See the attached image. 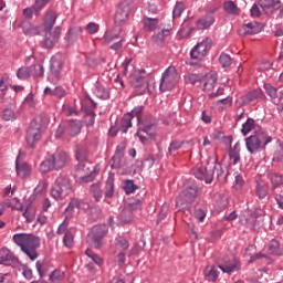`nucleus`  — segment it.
Listing matches in <instances>:
<instances>
[{
    "instance_id": "obj_1",
    "label": "nucleus",
    "mask_w": 283,
    "mask_h": 283,
    "mask_svg": "<svg viewBox=\"0 0 283 283\" xmlns=\"http://www.w3.org/2000/svg\"><path fill=\"white\" fill-rule=\"evenodd\" d=\"M13 242L20 247L22 253L34 262L39 259V250L41 248V238L32 233H17L13 235Z\"/></svg>"
},
{
    "instance_id": "obj_2",
    "label": "nucleus",
    "mask_w": 283,
    "mask_h": 283,
    "mask_svg": "<svg viewBox=\"0 0 283 283\" xmlns=\"http://www.w3.org/2000/svg\"><path fill=\"white\" fill-rule=\"evenodd\" d=\"M54 23H56V13L48 11L44 17V39L42 41V45L46 50H52L61 36V29L60 27L54 28Z\"/></svg>"
},
{
    "instance_id": "obj_3",
    "label": "nucleus",
    "mask_w": 283,
    "mask_h": 283,
    "mask_svg": "<svg viewBox=\"0 0 283 283\" xmlns=\"http://www.w3.org/2000/svg\"><path fill=\"white\" fill-rule=\"evenodd\" d=\"M273 142V137L264 128H259L245 138V147L249 154H260L266 149V145Z\"/></svg>"
},
{
    "instance_id": "obj_4",
    "label": "nucleus",
    "mask_w": 283,
    "mask_h": 283,
    "mask_svg": "<svg viewBox=\"0 0 283 283\" xmlns=\"http://www.w3.org/2000/svg\"><path fill=\"white\" fill-rule=\"evenodd\" d=\"M130 85L135 90H139L140 94L148 92L151 94L156 90V80L154 75L148 74L145 70L135 71L129 76Z\"/></svg>"
},
{
    "instance_id": "obj_5",
    "label": "nucleus",
    "mask_w": 283,
    "mask_h": 283,
    "mask_svg": "<svg viewBox=\"0 0 283 283\" xmlns=\"http://www.w3.org/2000/svg\"><path fill=\"white\" fill-rule=\"evenodd\" d=\"M67 163H70V154L63 150H57L40 164V171L41 174H48L49 171H59L66 167Z\"/></svg>"
},
{
    "instance_id": "obj_6",
    "label": "nucleus",
    "mask_w": 283,
    "mask_h": 283,
    "mask_svg": "<svg viewBox=\"0 0 283 283\" xmlns=\"http://www.w3.org/2000/svg\"><path fill=\"white\" fill-rule=\"evenodd\" d=\"M72 191V181L66 177H57L51 188V196L54 200H63V198H67Z\"/></svg>"
},
{
    "instance_id": "obj_7",
    "label": "nucleus",
    "mask_w": 283,
    "mask_h": 283,
    "mask_svg": "<svg viewBox=\"0 0 283 283\" xmlns=\"http://www.w3.org/2000/svg\"><path fill=\"white\" fill-rule=\"evenodd\" d=\"M196 198H198V185L195 182H188L185 185L184 190L178 196L176 205L179 209H187V207H189V205H191Z\"/></svg>"
},
{
    "instance_id": "obj_8",
    "label": "nucleus",
    "mask_w": 283,
    "mask_h": 283,
    "mask_svg": "<svg viewBox=\"0 0 283 283\" xmlns=\"http://www.w3.org/2000/svg\"><path fill=\"white\" fill-rule=\"evenodd\" d=\"M178 71L175 66H168L167 70L163 73L159 90L160 92H171L179 81Z\"/></svg>"
},
{
    "instance_id": "obj_9",
    "label": "nucleus",
    "mask_w": 283,
    "mask_h": 283,
    "mask_svg": "<svg viewBox=\"0 0 283 283\" xmlns=\"http://www.w3.org/2000/svg\"><path fill=\"white\" fill-rule=\"evenodd\" d=\"M218 269H220V271L223 273H233V271H238L240 268L238 266V263H230L218 266L208 265L203 271L205 280H207V282H216V280H218V275H220V271H218Z\"/></svg>"
},
{
    "instance_id": "obj_10",
    "label": "nucleus",
    "mask_w": 283,
    "mask_h": 283,
    "mask_svg": "<svg viewBox=\"0 0 283 283\" xmlns=\"http://www.w3.org/2000/svg\"><path fill=\"white\" fill-rule=\"evenodd\" d=\"M260 7L265 14H273L275 10H280V14L276 18V21H282L283 7L280 0H261ZM275 36H283V25L275 32Z\"/></svg>"
},
{
    "instance_id": "obj_11",
    "label": "nucleus",
    "mask_w": 283,
    "mask_h": 283,
    "mask_svg": "<svg viewBox=\"0 0 283 283\" xmlns=\"http://www.w3.org/2000/svg\"><path fill=\"white\" fill-rule=\"evenodd\" d=\"M107 224L94 226L87 235V242L94 249H101L103 247V238L107 235Z\"/></svg>"
},
{
    "instance_id": "obj_12",
    "label": "nucleus",
    "mask_w": 283,
    "mask_h": 283,
    "mask_svg": "<svg viewBox=\"0 0 283 283\" xmlns=\"http://www.w3.org/2000/svg\"><path fill=\"white\" fill-rule=\"evenodd\" d=\"M212 45L213 40H211V38H206L203 41L197 43V45L190 51L191 59L195 61H202V59L209 54Z\"/></svg>"
},
{
    "instance_id": "obj_13",
    "label": "nucleus",
    "mask_w": 283,
    "mask_h": 283,
    "mask_svg": "<svg viewBox=\"0 0 283 283\" xmlns=\"http://www.w3.org/2000/svg\"><path fill=\"white\" fill-rule=\"evenodd\" d=\"M224 174L222 170V165L218 163V157H209L208 159V175L206 177L207 185H211L213 182V176H217V179L220 180V177Z\"/></svg>"
},
{
    "instance_id": "obj_14",
    "label": "nucleus",
    "mask_w": 283,
    "mask_h": 283,
    "mask_svg": "<svg viewBox=\"0 0 283 283\" xmlns=\"http://www.w3.org/2000/svg\"><path fill=\"white\" fill-rule=\"evenodd\" d=\"M41 124L36 123V119L32 120L30 124L29 129L27 130V145L32 148L39 140H41Z\"/></svg>"
},
{
    "instance_id": "obj_15",
    "label": "nucleus",
    "mask_w": 283,
    "mask_h": 283,
    "mask_svg": "<svg viewBox=\"0 0 283 283\" xmlns=\"http://www.w3.org/2000/svg\"><path fill=\"white\" fill-rule=\"evenodd\" d=\"M132 8H133L132 0H124L119 4L115 13V23H117V25H120L125 23V21H127V19L129 18V12H132Z\"/></svg>"
},
{
    "instance_id": "obj_16",
    "label": "nucleus",
    "mask_w": 283,
    "mask_h": 283,
    "mask_svg": "<svg viewBox=\"0 0 283 283\" xmlns=\"http://www.w3.org/2000/svg\"><path fill=\"white\" fill-rule=\"evenodd\" d=\"M61 70H63V56L59 57L53 56L50 62V81H59L61 78Z\"/></svg>"
},
{
    "instance_id": "obj_17",
    "label": "nucleus",
    "mask_w": 283,
    "mask_h": 283,
    "mask_svg": "<svg viewBox=\"0 0 283 283\" xmlns=\"http://www.w3.org/2000/svg\"><path fill=\"white\" fill-rule=\"evenodd\" d=\"M20 260L14 255V252H11L8 248H2L0 250V264H6L7 266H15L19 264Z\"/></svg>"
},
{
    "instance_id": "obj_18",
    "label": "nucleus",
    "mask_w": 283,
    "mask_h": 283,
    "mask_svg": "<svg viewBox=\"0 0 283 283\" xmlns=\"http://www.w3.org/2000/svg\"><path fill=\"white\" fill-rule=\"evenodd\" d=\"M263 98L261 90H254L249 92L248 94L241 96L237 101V107H244L245 105H250V103H255V101H261Z\"/></svg>"
},
{
    "instance_id": "obj_19",
    "label": "nucleus",
    "mask_w": 283,
    "mask_h": 283,
    "mask_svg": "<svg viewBox=\"0 0 283 283\" xmlns=\"http://www.w3.org/2000/svg\"><path fill=\"white\" fill-rule=\"evenodd\" d=\"M213 23H216V18L213 17V14L208 13L199 18L196 22V25L198 30H209V28L213 25Z\"/></svg>"
},
{
    "instance_id": "obj_20",
    "label": "nucleus",
    "mask_w": 283,
    "mask_h": 283,
    "mask_svg": "<svg viewBox=\"0 0 283 283\" xmlns=\"http://www.w3.org/2000/svg\"><path fill=\"white\" fill-rule=\"evenodd\" d=\"M259 129H263L255 123V119L249 117L245 123L242 124L241 134L243 136H249L251 132H258Z\"/></svg>"
},
{
    "instance_id": "obj_21",
    "label": "nucleus",
    "mask_w": 283,
    "mask_h": 283,
    "mask_svg": "<svg viewBox=\"0 0 283 283\" xmlns=\"http://www.w3.org/2000/svg\"><path fill=\"white\" fill-rule=\"evenodd\" d=\"M20 28H22L24 34H27L28 36H36L41 32V29L39 27H35L28 20H23L20 23Z\"/></svg>"
},
{
    "instance_id": "obj_22",
    "label": "nucleus",
    "mask_w": 283,
    "mask_h": 283,
    "mask_svg": "<svg viewBox=\"0 0 283 283\" xmlns=\"http://www.w3.org/2000/svg\"><path fill=\"white\" fill-rule=\"evenodd\" d=\"M21 158V153L18 155L15 160V169L17 174L20 178H28L30 176V166L25 163H19V159Z\"/></svg>"
},
{
    "instance_id": "obj_23",
    "label": "nucleus",
    "mask_w": 283,
    "mask_h": 283,
    "mask_svg": "<svg viewBox=\"0 0 283 283\" xmlns=\"http://www.w3.org/2000/svg\"><path fill=\"white\" fill-rule=\"evenodd\" d=\"M202 81H203V91L211 92L213 87H216V83H218V77L213 74H207Z\"/></svg>"
},
{
    "instance_id": "obj_24",
    "label": "nucleus",
    "mask_w": 283,
    "mask_h": 283,
    "mask_svg": "<svg viewBox=\"0 0 283 283\" xmlns=\"http://www.w3.org/2000/svg\"><path fill=\"white\" fill-rule=\"evenodd\" d=\"M270 182L272 184V191H280L277 188L280 185H283V176L277 172H270L268 175Z\"/></svg>"
},
{
    "instance_id": "obj_25",
    "label": "nucleus",
    "mask_w": 283,
    "mask_h": 283,
    "mask_svg": "<svg viewBox=\"0 0 283 283\" xmlns=\"http://www.w3.org/2000/svg\"><path fill=\"white\" fill-rule=\"evenodd\" d=\"M81 122L78 120H71L66 125V132L71 136H78L81 134Z\"/></svg>"
},
{
    "instance_id": "obj_26",
    "label": "nucleus",
    "mask_w": 283,
    "mask_h": 283,
    "mask_svg": "<svg viewBox=\"0 0 283 283\" xmlns=\"http://www.w3.org/2000/svg\"><path fill=\"white\" fill-rule=\"evenodd\" d=\"M14 269L20 271V273H22V275H23V277H25V280H32V277H34L32 269H30V266H28V264H23L21 261H19V264L15 265Z\"/></svg>"
},
{
    "instance_id": "obj_27",
    "label": "nucleus",
    "mask_w": 283,
    "mask_h": 283,
    "mask_svg": "<svg viewBox=\"0 0 283 283\" xmlns=\"http://www.w3.org/2000/svg\"><path fill=\"white\" fill-rule=\"evenodd\" d=\"M134 220V214L127 208H124L122 212L118 214V222L120 224H129Z\"/></svg>"
},
{
    "instance_id": "obj_28",
    "label": "nucleus",
    "mask_w": 283,
    "mask_h": 283,
    "mask_svg": "<svg viewBox=\"0 0 283 283\" xmlns=\"http://www.w3.org/2000/svg\"><path fill=\"white\" fill-rule=\"evenodd\" d=\"M208 168H209V161H207V165H206L205 168L197 167L193 170L195 177L198 180H205L206 185H207V176H209V169Z\"/></svg>"
},
{
    "instance_id": "obj_29",
    "label": "nucleus",
    "mask_w": 283,
    "mask_h": 283,
    "mask_svg": "<svg viewBox=\"0 0 283 283\" xmlns=\"http://www.w3.org/2000/svg\"><path fill=\"white\" fill-rule=\"evenodd\" d=\"M229 158L232 165H238V163H240V143H237L233 148L229 150Z\"/></svg>"
},
{
    "instance_id": "obj_30",
    "label": "nucleus",
    "mask_w": 283,
    "mask_h": 283,
    "mask_svg": "<svg viewBox=\"0 0 283 283\" xmlns=\"http://www.w3.org/2000/svg\"><path fill=\"white\" fill-rule=\"evenodd\" d=\"M90 154L87 153V148L84 146H77L75 150V158L77 163H87Z\"/></svg>"
},
{
    "instance_id": "obj_31",
    "label": "nucleus",
    "mask_w": 283,
    "mask_h": 283,
    "mask_svg": "<svg viewBox=\"0 0 283 283\" xmlns=\"http://www.w3.org/2000/svg\"><path fill=\"white\" fill-rule=\"evenodd\" d=\"M243 34H258L260 32V24L254 22H249L243 25Z\"/></svg>"
},
{
    "instance_id": "obj_32",
    "label": "nucleus",
    "mask_w": 283,
    "mask_h": 283,
    "mask_svg": "<svg viewBox=\"0 0 283 283\" xmlns=\"http://www.w3.org/2000/svg\"><path fill=\"white\" fill-rule=\"evenodd\" d=\"M92 164L87 161H80L78 165L75 166L76 176L82 177L85 174H90V169Z\"/></svg>"
},
{
    "instance_id": "obj_33",
    "label": "nucleus",
    "mask_w": 283,
    "mask_h": 283,
    "mask_svg": "<svg viewBox=\"0 0 283 283\" xmlns=\"http://www.w3.org/2000/svg\"><path fill=\"white\" fill-rule=\"evenodd\" d=\"M35 269L40 277H43L44 275H46L48 271H50V263H48V261H38L35 263Z\"/></svg>"
},
{
    "instance_id": "obj_34",
    "label": "nucleus",
    "mask_w": 283,
    "mask_h": 283,
    "mask_svg": "<svg viewBox=\"0 0 283 283\" xmlns=\"http://www.w3.org/2000/svg\"><path fill=\"white\" fill-rule=\"evenodd\" d=\"M32 76V69L31 66H22L17 72V77L20 81H25L27 78H30Z\"/></svg>"
},
{
    "instance_id": "obj_35",
    "label": "nucleus",
    "mask_w": 283,
    "mask_h": 283,
    "mask_svg": "<svg viewBox=\"0 0 283 283\" xmlns=\"http://www.w3.org/2000/svg\"><path fill=\"white\" fill-rule=\"evenodd\" d=\"M223 9L228 14H240V9L235 2L229 0L223 3Z\"/></svg>"
},
{
    "instance_id": "obj_36",
    "label": "nucleus",
    "mask_w": 283,
    "mask_h": 283,
    "mask_svg": "<svg viewBox=\"0 0 283 283\" xmlns=\"http://www.w3.org/2000/svg\"><path fill=\"white\" fill-rule=\"evenodd\" d=\"M244 224L251 231H255L258 229V227H260V224L258 222V218H255V216H253V214H250L248 218H245Z\"/></svg>"
},
{
    "instance_id": "obj_37",
    "label": "nucleus",
    "mask_w": 283,
    "mask_h": 283,
    "mask_svg": "<svg viewBox=\"0 0 283 283\" xmlns=\"http://www.w3.org/2000/svg\"><path fill=\"white\" fill-rule=\"evenodd\" d=\"M256 196L260 200H264V198L269 196V186L266 184H258Z\"/></svg>"
},
{
    "instance_id": "obj_38",
    "label": "nucleus",
    "mask_w": 283,
    "mask_h": 283,
    "mask_svg": "<svg viewBox=\"0 0 283 283\" xmlns=\"http://www.w3.org/2000/svg\"><path fill=\"white\" fill-rule=\"evenodd\" d=\"M94 93L95 96H97V98H102V101L109 98V91L101 85L95 87Z\"/></svg>"
},
{
    "instance_id": "obj_39",
    "label": "nucleus",
    "mask_w": 283,
    "mask_h": 283,
    "mask_svg": "<svg viewBox=\"0 0 283 283\" xmlns=\"http://www.w3.org/2000/svg\"><path fill=\"white\" fill-rule=\"evenodd\" d=\"M169 34H170L169 29H163L160 32H158L157 34L153 35V41L155 43L160 44V43H163V41H165L166 36H169Z\"/></svg>"
},
{
    "instance_id": "obj_40",
    "label": "nucleus",
    "mask_w": 283,
    "mask_h": 283,
    "mask_svg": "<svg viewBox=\"0 0 283 283\" xmlns=\"http://www.w3.org/2000/svg\"><path fill=\"white\" fill-rule=\"evenodd\" d=\"M283 160V143L276 144L275 151L273 155L274 163H282Z\"/></svg>"
},
{
    "instance_id": "obj_41",
    "label": "nucleus",
    "mask_w": 283,
    "mask_h": 283,
    "mask_svg": "<svg viewBox=\"0 0 283 283\" xmlns=\"http://www.w3.org/2000/svg\"><path fill=\"white\" fill-rule=\"evenodd\" d=\"M132 115L125 114L123 119H122V126H120V132H123V134H127V129H129V127H132Z\"/></svg>"
},
{
    "instance_id": "obj_42",
    "label": "nucleus",
    "mask_w": 283,
    "mask_h": 283,
    "mask_svg": "<svg viewBox=\"0 0 283 283\" xmlns=\"http://www.w3.org/2000/svg\"><path fill=\"white\" fill-rule=\"evenodd\" d=\"M269 253L271 255H281L282 250H280V242L277 240H272L269 244Z\"/></svg>"
},
{
    "instance_id": "obj_43",
    "label": "nucleus",
    "mask_w": 283,
    "mask_h": 283,
    "mask_svg": "<svg viewBox=\"0 0 283 283\" xmlns=\"http://www.w3.org/2000/svg\"><path fill=\"white\" fill-rule=\"evenodd\" d=\"M92 196L95 198L96 202L103 198V190L98 184H93L90 189Z\"/></svg>"
},
{
    "instance_id": "obj_44",
    "label": "nucleus",
    "mask_w": 283,
    "mask_h": 283,
    "mask_svg": "<svg viewBox=\"0 0 283 283\" xmlns=\"http://www.w3.org/2000/svg\"><path fill=\"white\" fill-rule=\"evenodd\" d=\"M31 67V75L35 78L43 76L45 70L43 69V64H34Z\"/></svg>"
},
{
    "instance_id": "obj_45",
    "label": "nucleus",
    "mask_w": 283,
    "mask_h": 283,
    "mask_svg": "<svg viewBox=\"0 0 283 283\" xmlns=\"http://www.w3.org/2000/svg\"><path fill=\"white\" fill-rule=\"evenodd\" d=\"M23 218H25L27 222H32L34 220V216H36V211L34 210V207L29 206L22 213Z\"/></svg>"
},
{
    "instance_id": "obj_46",
    "label": "nucleus",
    "mask_w": 283,
    "mask_h": 283,
    "mask_svg": "<svg viewBox=\"0 0 283 283\" xmlns=\"http://www.w3.org/2000/svg\"><path fill=\"white\" fill-rule=\"evenodd\" d=\"M78 207H81V202L78 201V199L74 198L70 201L67 208L65 209V213L72 216V213H74V210L78 209Z\"/></svg>"
},
{
    "instance_id": "obj_47",
    "label": "nucleus",
    "mask_w": 283,
    "mask_h": 283,
    "mask_svg": "<svg viewBox=\"0 0 283 283\" xmlns=\"http://www.w3.org/2000/svg\"><path fill=\"white\" fill-rule=\"evenodd\" d=\"M258 260H263L264 262H266V264H271L272 262L271 258H269L266 254L256 253L250 258L249 263L253 264V262H258Z\"/></svg>"
},
{
    "instance_id": "obj_48",
    "label": "nucleus",
    "mask_w": 283,
    "mask_h": 283,
    "mask_svg": "<svg viewBox=\"0 0 283 283\" xmlns=\"http://www.w3.org/2000/svg\"><path fill=\"white\" fill-rule=\"evenodd\" d=\"M185 12V3L177 2L174 10H172V19H178Z\"/></svg>"
},
{
    "instance_id": "obj_49",
    "label": "nucleus",
    "mask_w": 283,
    "mask_h": 283,
    "mask_svg": "<svg viewBox=\"0 0 283 283\" xmlns=\"http://www.w3.org/2000/svg\"><path fill=\"white\" fill-rule=\"evenodd\" d=\"M202 81V76L198 74H188L185 76V83L190 85H196V83H200Z\"/></svg>"
},
{
    "instance_id": "obj_50",
    "label": "nucleus",
    "mask_w": 283,
    "mask_h": 283,
    "mask_svg": "<svg viewBox=\"0 0 283 283\" xmlns=\"http://www.w3.org/2000/svg\"><path fill=\"white\" fill-rule=\"evenodd\" d=\"M63 244L67 249H72V247H74V234L72 232H65L63 238Z\"/></svg>"
},
{
    "instance_id": "obj_51",
    "label": "nucleus",
    "mask_w": 283,
    "mask_h": 283,
    "mask_svg": "<svg viewBox=\"0 0 283 283\" xmlns=\"http://www.w3.org/2000/svg\"><path fill=\"white\" fill-rule=\"evenodd\" d=\"M2 118L3 120H17V113L12 108H4Z\"/></svg>"
},
{
    "instance_id": "obj_52",
    "label": "nucleus",
    "mask_w": 283,
    "mask_h": 283,
    "mask_svg": "<svg viewBox=\"0 0 283 283\" xmlns=\"http://www.w3.org/2000/svg\"><path fill=\"white\" fill-rule=\"evenodd\" d=\"M132 118H137L138 125H140V118H143V106H136L130 113H127Z\"/></svg>"
},
{
    "instance_id": "obj_53",
    "label": "nucleus",
    "mask_w": 283,
    "mask_h": 283,
    "mask_svg": "<svg viewBox=\"0 0 283 283\" xmlns=\"http://www.w3.org/2000/svg\"><path fill=\"white\" fill-rule=\"evenodd\" d=\"M85 255H87V258H91V260L97 264V266H101V264H103V259H101V256H98L96 253H94L92 250L87 249L85 251Z\"/></svg>"
},
{
    "instance_id": "obj_54",
    "label": "nucleus",
    "mask_w": 283,
    "mask_h": 283,
    "mask_svg": "<svg viewBox=\"0 0 283 283\" xmlns=\"http://www.w3.org/2000/svg\"><path fill=\"white\" fill-rule=\"evenodd\" d=\"M106 198H112L114 196V178L109 177L106 181Z\"/></svg>"
},
{
    "instance_id": "obj_55",
    "label": "nucleus",
    "mask_w": 283,
    "mask_h": 283,
    "mask_svg": "<svg viewBox=\"0 0 283 283\" xmlns=\"http://www.w3.org/2000/svg\"><path fill=\"white\" fill-rule=\"evenodd\" d=\"M116 247L118 249H122V251H127V249H129V242L127 241V239L118 237L116 239Z\"/></svg>"
},
{
    "instance_id": "obj_56",
    "label": "nucleus",
    "mask_w": 283,
    "mask_h": 283,
    "mask_svg": "<svg viewBox=\"0 0 283 283\" xmlns=\"http://www.w3.org/2000/svg\"><path fill=\"white\" fill-rule=\"evenodd\" d=\"M273 198L279 206V209H283V190H274Z\"/></svg>"
},
{
    "instance_id": "obj_57",
    "label": "nucleus",
    "mask_w": 283,
    "mask_h": 283,
    "mask_svg": "<svg viewBox=\"0 0 283 283\" xmlns=\"http://www.w3.org/2000/svg\"><path fill=\"white\" fill-rule=\"evenodd\" d=\"M65 277V274L61 270H55L50 274L51 282H61Z\"/></svg>"
},
{
    "instance_id": "obj_58",
    "label": "nucleus",
    "mask_w": 283,
    "mask_h": 283,
    "mask_svg": "<svg viewBox=\"0 0 283 283\" xmlns=\"http://www.w3.org/2000/svg\"><path fill=\"white\" fill-rule=\"evenodd\" d=\"M136 189H138V187L134 184L133 180L125 181L124 190L127 193V196H129V193H134Z\"/></svg>"
},
{
    "instance_id": "obj_59",
    "label": "nucleus",
    "mask_w": 283,
    "mask_h": 283,
    "mask_svg": "<svg viewBox=\"0 0 283 283\" xmlns=\"http://www.w3.org/2000/svg\"><path fill=\"white\" fill-rule=\"evenodd\" d=\"M219 63H221L222 67H229L232 63L231 56L222 53L219 57Z\"/></svg>"
},
{
    "instance_id": "obj_60",
    "label": "nucleus",
    "mask_w": 283,
    "mask_h": 283,
    "mask_svg": "<svg viewBox=\"0 0 283 283\" xmlns=\"http://www.w3.org/2000/svg\"><path fill=\"white\" fill-rule=\"evenodd\" d=\"M264 90H265L266 94H269V96L271 98H277V88H275L273 85L265 84L264 85Z\"/></svg>"
},
{
    "instance_id": "obj_61",
    "label": "nucleus",
    "mask_w": 283,
    "mask_h": 283,
    "mask_svg": "<svg viewBox=\"0 0 283 283\" xmlns=\"http://www.w3.org/2000/svg\"><path fill=\"white\" fill-rule=\"evenodd\" d=\"M144 25L146 30H155L158 25V19L148 18L145 20Z\"/></svg>"
},
{
    "instance_id": "obj_62",
    "label": "nucleus",
    "mask_w": 283,
    "mask_h": 283,
    "mask_svg": "<svg viewBox=\"0 0 283 283\" xmlns=\"http://www.w3.org/2000/svg\"><path fill=\"white\" fill-rule=\"evenodd\" d=\"M34 191L36 196H43V193L48 191V182L41 181L34 189Z\"/></svg>"
},
{
    "instance_id": "obj_63",
    "label": "nucleus",
    "mask_w": 283,
    "mask_h": 283,
    "mask_svg": "<svg viewBox=\"0 0 283 283\" xmlns=\"http://www.w3.org/2000/svg\"><path fill=\"white\" fill-rule=\"evenodd\" d=\"M195 218L198 222H205V218H207V211L202 208H199L195 211Z\"/></svg>"
},
{
    "instance_id": "obj_64",
    "label": "nucleus",
    "mask_w": 283,
    "mask_h": 283,
    "mask_svg": "<svg viewBox=\"0 0 283 283\" xmlns=\"http://www.w3.org/2000/svg\"><path fill=\"white\" fill-rule=\"evenodd\" d=\"M109 165H111L112 169H120V167H122L120 156H118V155L113 156L112 159L109 160Z\"/></svg>"
}]
</instances>
